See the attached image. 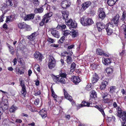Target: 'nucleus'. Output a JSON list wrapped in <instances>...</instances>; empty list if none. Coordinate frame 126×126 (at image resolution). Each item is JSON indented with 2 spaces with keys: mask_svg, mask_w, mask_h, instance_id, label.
<instances>
[{
  "mask_svg": "<svg viewBox=\"0 0 126 126\" xmlns=\"http://www.w3.org/2000/svg\"><path fill=\"white\" fill-rule=\"evenodd\" d=\"M80 21L82 24L84 26L90 25L94 23L92 20L90 18H87L85 20L83 17H82L80 19Z\"/></svg>",
  "mask_w": 126,
  "mask_h": 126,
  "instance_id": "obj_1",
  "label": "nucleus"
},
{
  "mask_svg": "<svg viewBox=\"0 0 126 126\" xmlns=\"http://www.w3.org/2000/svg\"><path fill=\"white\" fill-rule=\"evenodd\" d=\"M117 110L118 113L117 115L120 118V120L121 119L122 121L126 120V113L124 111L123 112L119 107H118Z\"/></svg>",
  "mask_w": 126,
  "mask_h": 126,
  "instance_id": "obj_2",
  "label": "nucleus"
},
{
  "mask_svg": "<svg viewBox=\"0 0 126 126\" xmlns=\"http://www.w3.org/2000/svg\"><path fill=\"white\" fill-rule=\"evenodd\" d=\"M120 16L118 14H117L111 21L116 26L119 27L120 26L121 22L119 21Z\"/></svg>",
  "mask_w": 126,
  "mask_h": 126,
  "instance_id": "obj_3",
  "label": "nucleus"
},
{
  "mask_svg": "<svg viewBox=\"0 0 126 126\" xmlns=\"http://www.w3.org/2000/svg\"><path fill=\"white\" fill-rule=\"evenodd\" d=\"M49 68L50 69L54 68L55 65V61L52 57H50L48 64Z\"/></svg>",
  "mask_w": 126,
  "mask_h": 126,
  "instance_id": "obj_4",
  "label": "nucleus"
},
{
  "mask_svg": "<svg viewBox=\"0 0 126 126\" xmlns=\"http://www.w3.org/2000/svg\"><path fill=\"white\" fill-rule=\"evenodd\" d=\"M66 25L68 26L70 28H75L77 27V24L75 22H73L72 19H69L66 21Z\"/></svg>",
  "mask_w": 126,
  "mask_h": 126,
  "instance_id": "obj_5",
  "label": "nucleus"
},
{
  "mask_svg": "<svg viewBox=\"0 0 126 126\" xmlns=\"http://www.w3.org/2000/svg\"><path fill=\"white\" fill-rule=\"evenodd\" d=\"M98 12L99 13V17L102 20H103L106 16L105 13L103 11V8H100L99 9Z\"/></svg>",
  "mask_w": 126,
  "mask_h": 126,
  "instance_id": "obj_6",
  "label": "nucleus"
},
{
  "mask_svg": "<svg viewBox=\"0 0 126 126\" xmlns=\"http://www.w3.org/2000/svg\"><path fill=\"white\" fill-rule=\"evenodd\" d=\"M96 26L99 32L101 31L102 29H103L105 28V24L101 22L96 23Z\"/></svg>",
  "mask_w": 126,
  "mask_h": 126,
  "instance_id": "obj_7",
  "label": "nucleus"
},
{
  "mask_svg": "<svg viewBox=\"0 0 126 126\" xmlns=\"http://www.w3.org/2000/svg\"><path fill=\"white\" fill-rule=\"evenodd\" d=\"M70 5V2L66 0H65L62 1L61 5L63 8L65 9L67 7H69Z\"/></svg>",
  "mask_w": 126,
  "mask_h": 126,
  "instance_id": "obj_8",
  "label": "nucleus"
},
{
  "mask_svg": "<svg viewBox=\"0 0 126 126\" xmlns=\"http://www.w3.org/2000/svg\"><path fill=\"white\" fill-rule=\"evenodd\" d=\"M91 4L90 1L84 2L82 4V8L85 10L91 5Z\"/></svg>",
  "mask_w": 126,
  "mask_h": 126,
  "instance_id": "obj_9",
  "label": "nucleus"
},
{
  "mask_svg": "<svg viewBox=\"0 0 126 126\" xmlns=\"http://www.w3.org/2000/svg\"><path fill=\"white\" fill-rule=\"evenodd\" d=\"M35 58L37 60L41 61L42 59L43 56L42 54L38 52H36L34 54Z\"/></svg>",
  "mask_w": 126,
  "mask_h": 126,
  "instance_id": "obj_10",
  "label": "nucleus"
},
{
  "mask_svg": "<svg viewBox=\"0 0 126 126\" xmlns=\"http://www.w3.org/2000/svg\"><path fill=\"white\" fill-rule=\"evenodd\" d=\"M51 32L52 35L55 37L58 38L60 37V34L57 31L52 29L51 30Z\"/></svg>",
  "mask_w": 126,
  "mask_h": 126,
  "instance_id": "obj_11",
  "label": "nucleus"
},
{
  "mask_svg": "<svg viewBox=\"0 0 126 126\" xmlns=\"http://www.w3.org/2000/svg\"><path fill=\"white\" fill-rule=\"evenodd\" d=\"M62 13L63 18L65 20V21L66 22V21H67V20H69L68 18V16L69 15L68 12L67 11H62Z\"/></svg>",
  "mask_w": 126,
  "mask_h": 126,
  "instance_id": "obj_12",
  "label": "nucleus"
},
{
  "mask_svg": "<svg viewBox=\"0 0 126 126\" xmlns=\"http://www.w3.org/2000/svg\"><path fill=\"white\" fill-rule=\"evenodd\" d=\"M72 80L75 84H78L80 81V79L79 77L77 76H74L72 79Z\"/></svg>",
  "mask_w": 126,
  "mask_h": 126,
  "instance_id": "obj_13",
  "label": "nucleus"
},
{
  "mask_svg": "<svg viewBox=\"0 0 126 126\" xmlns=\"http://www.w3.org/2000/svg\"><path fill=\"white\" fill-rule=\"evenodd\" d=\"M110 26L111 27V23H109V24L108 26L107 27L106 29L107 33L108 35H110L111 34L113 33V30L111 28H110Z\"/></svg>",
  "mask_w": 126,
  "mask_h": 126,
  "instance_id": "obj_14",
  "label": "nucleus"
},
{
  "mask_svg": "<svg viewBox=\"0 0 126 126\" xmlns=\"http://www.w3.org/2000/svg\"><path fill=\"white\" fill-rule=\"evenodd\" d=\"M34 14H29L26 15V17L24 18V19L25 20H29L31 19H33L34 18Z\"/></svg>",
  "mask_w": 126,
  "mask_h": 126,
  "instance_id": "obj_15",
  "label": "nucleus"
},
{
  "mask_svg": "<svg viewBox=\"0 0 126 126\" xmlns=\"http://www.w3.org/2000/svg\"><path fill=\"white\" fill-rule=\"evenodd\" d=\"M28 25L24 23H19L18 24V26L19 28L23 29L28 27Z\"/></svg>",
  "mask_w": 126,
  "mask_h": 126,
  "instance_id": "obj_16",
  "label": "nucleus"
},
{
  "mask_svg": "<svg viewBox=\"0 0 126 126\" xmlns=\"http://www.w3.org/2000/svg\"><path fill=\"white\" fill-rule=\"evenodd\" d=\"M64 90V95L65 97L68 100L70 101H72L73 99L72 98V97L68 94L66 91L65 90Z\"/></svg>",
  "mask_w": 126,
  "mask_h": 126,
  "instance_id": "obj_17",
  "label": "nucleus"
},
{
  "mask_svg": "<svg viewBox=\"0 0 126 126\" xmlns=\"http://www.w3.org/2000/svg\"><path fill=\"white\" fill-rule=\"evenodd\" d=\"M92 104L90 103H89L85 101H83L82 103L81 104V105L82 107H85L87 106L88 107H92V106L90 105H91Z\"/></svg>",
  "mask_w": 126,
  "mask_h": 126,
  "instance_id": "obj_18",
  "label": "nucleus"
},
{
  "mask_svg": "<svg viewBox=\"0 0 126 126\" xmlns=\"http://www.w3.org/2000/svg\"><path fill=\"white\" fill-rule=\"evenodd\" d=\"M118 0H108L107 2L109 5L112 6L114 5Z\"/></svg>",
  "mask_w": 126,
  "mask_h": 126,
  "instance_id": "obj_19",
  "label": "nucleus"
},
{
  "mask_svg": "<svg viewBox=\"0 0 126 126\" xmlns=\"http://www.w3.org/2000/svg\"><path fill=\"white\" fill-rule=\"evenodd\" d=\"M71 54H69V55L67 56L66 61L67 63L68 64H70L72 62V59L71 56Z\"/></svg>",
  "mask_w": 126,
  "mask_h": 126,
  "instance_id": "obj_20",
  "label": "nucleus"
},
{
  "mask_svg": "<svg viewBox=\"0 0 126 126\" xmlns=\"http://www.w3.org/2000/svg\"><path fill=\"white\" fill-rule=\"evenodd\" d=\"M70 35L72 36V37L74 38L78 35V32L76 31H75L73 30L71 32Z\"/></svg>",
  "mask_w": 126,
  "mask_h": 126,
  "instance_id": "obj_21",
  "label": "nucleus"
},
{
  "mask_svg": "<svg viewBox=\"0 0 126 126\" xmlns=\"http://www.w3.org/2000/svg\"><path fill=\"white\" fill-rule=\"evenodd\" d=\"M99 79L98 75L95 74L94 76L92 79V82L94 83L97 81Z\"/></svg>",
  "mask_w": 126,
  "mask_h": 126,
  "instance_id": "obj_22",
  "label": "nucleus"
},
{
  "mask_svg": "<svg viewBox=\"0 0 126 126\" xmlns=\"http://www.w3.org/2000/svg\"><path fill=\"white\" fill-rule=\"evenodd\" d=\"M107 84L108 82L106 81H104L102 82L100 88L102 90L104 89Z\"/></svg>",
  "mask_w": 126,
  "mask_h": 126,
  "instance_id": "obj_23",
  "label": "nucleus"
},
{
  "mask_svg": "<svg viewBox=\"0 0 126 126\" xmlns=\"http://www.w3.org/2000/svg\"><path fill=\"white\" fill-rule=\"evenodd\" d=\"M103 63L105 65H108L111 63L110 59L108 58L107 59H104L103 61Z\"/></svg>",
  "mask_w": 126,
  "mask_h": 126,
  "instance_id": "obj_24",
  "label": "nucleus"
},
{
  "mask_svg": "<svg viewBox=\"0 0 126 126\" xmlns=\"http://www.w3.org/2000/svg\"><path fill=\"white\" fill-rule=\"evenodd\" d=\"M21 90V91L22 95L24 97L25 96L26 94V87L22 88Z\"/></svg>",
  "mask_w": 126,
  "mask_h": 126,
  "instance_id": "obj_25",
  "label": "nucleus"
},
{
  "mask_svg": "<svg viewBox=\"0 0 126 126\" xmlns=\"http://www.w3.org/2000/svg\"><path fill=\"white\" fill-rule=\"evenodd\" d=\"M91 93L90 96L91 97L95 98L97 97V94L95 91L93 90L92 91Z\"/></svg>",
  "mask_w": 126,
  "mask_h": 126,
  "instance_id": "obj_26",
  "label": "nucleus"
},
{
  "mask_svg": "<svg viewBox=\"0 0 126 126\" xmlns=\"http://www.w3.org/2000/svg\"><path fill=\"white\" fill-rule=\"evenodd\" d=\"M52 15V13L50 12L46 14L44 16V18L46 19H48L51 17Z\"/></svg>",
  "mask_w": 126,
  "mask_h": 126,
  "instance_id": "obj_27",
  "label": "nucleus"
},
{
  "mask_svg": "<svg viewBox=\"0 0 126 126\" xmlns=\"http://www.w3.org/2000/svg\"><path fill=\"white\" fill-rule=\"evenodd\" d=\"M7 7V6L6 5L4 4V6H2L1 8L2 13H4L3 14H5L8 11V10L7 9H6V7Z\"/></svg>",
  "mask_w": 126,
  "mask_h": 126,
  "instance_id": "obj_28",
  "label": "nucleus"
},
{
  "mask_svg": "<svg viewBox=\"0 0 126 126\" xmlns=\"http://www.w3.org/2000/svg\"><path fill=\"white\" fill-rule=\"evenodd\" d=\"M17 109V107L13 105L10 108V111L11 112H13Z\"/></svg>",
  "mask_w": 126,
  "mask_h": 126,
  "instance_id": "obj_29",
  "label": "nucleus"
},
{
  "mask_svg": "<svg viewBox=\"0 0 126 126\" xmlns=\"http://www.w3.org/2000/svg\"><path fill=\"white\" fill-rule=\"evenodd\" d=\"M13 0H6V5L7 6H11L13 5V3L12 2Z\"/></svg>",
  "mask_w": 126,
  "mask_h": 126,
  "instance_id": "obj_30",
  "label": "nucleus"
},
{
  "mask_svg": "<svg viewBox=\"0 0 126 126\" xmlns=\"http://www.w3.org/2000/svg\"><path fill=\"white\" fill-rule=\"evenodd\" d=\"M8 47L9 48V51L11 54L13 55L14 53V50L13 48L9 45H8Z\"/></svg>",
  "mask_w": 126,
  "mask_h": 126,
  "instance_id": "obj_31",
  "label": "nucleus"
},
{
  "mask_svg": "<svg viewBox=\"0 0 126 126\" xmlns=\"http://www.w3.org/2000/svg\"><path fill=\"white\" fill-rule=\"evenodd\" d=\"M106 71L108 74L111 73L113 72V70L111 68L108 67L106 69Z\"/></svg>",
  "mask_w": 126,
  "mask_h": 126,
  "instance_id": "obj_32",
  "label": "nucleus"
},
{
  "mask_svg": "<svg viewBox=\"0 0 126 126\" xmlns=\"http://www.w3.org/2000/svg\"><path fill=\"white\" fill-rule=\"evenodd\" d=\"M96 53L97 54L100 55H102L103 53V50L100 49H97L96 50Z\"/></svg>",
  "mask_w": 126,
  "mask_h": 126,
  "instance_id": "obj_33",
  "label": "nucleus"
},
{
  "mask_svg": "<svg viewBox=\"0 0 126 126\" xmlns=\"http://www.w3.org/2000/svg\"><path fill=\"white\" fill-rule=\"evenodd\" d=\"M53 78L54 82H56V83L59 82V77H57L56 76H54Z\"/></svg>",
  "mask_w": 126,
  "mask_h": 126,
  "instance_id": "obj_34",
  "label": "nucleus"
},
{
  "mask_svg": "<svg viewBox=\"0 0 126 126\" xmlns=\"http://www.w3.org/2000/svg\"><path fill=\"white\" fill-rule=\"evenodd\" d=\"M43 9L41 8H36V9L34 11L35 13H42L43 12Z\"/></svg>",
  "mask_w": 126,
  "mask_h": 126,
  "instance_id": "obj_35",
  "label": "nucleus"
},
{
  "mask_svg": "<svg viewBox=\"0 0 126 126\" xmlns=\"http://www.w3.org/2000/svg\"><path fill=\"white\" fill-rule=\"evenodd\" d=\"M126 13L125 12H124L123 13L122 15L121 20L123 21H125L126 20Z\"/></svg>",
  "mask_w": 126,
  "mask_h": 126,
  "instance_id": "obj_36",
  "label": "nucleus"
},
{
  "mask_svg": "<svg viewBox=\"0 0 126 126\" xmlns=\"http://www.w3.org/2000/svg\"><path fill=\"white\" fill-rule=\"evenodd\" d=\"M13 19V17L11 16H9L6 18V23H8V22L12 21Z\"/></svg>",
  "mask_w": 126,
  "mask_h": 126,
  "instance_id": "obj_37",
  "label": "nucleus"
},
{
  "mask_svg": "<svg viewBox=\"0 0 126 126\" xmlns=\"http://www.w3.org/2000/svg\"><path fill=\"white\" fill-rule=\"evenodd\" d=\"M59 82L65 84V81L64 78H62L61 77H59Z\"/></svg>",
  "mask_w": 126,
  "mask_h": 126,
  "instance_id": "obj_38",
  "label": "nucleus"
},
{
  "mask_svg": "<svg viewBox=\"0 0 126 126\" xmlns=\"http://www.w3.org/2000/svg\"><path fill=\"white\" fill-rule=\"evenodd\" d=\"M71 32L68 30H66L63 32V34L65 36H66L69 34L71 33Z\"/></svg>",
  "mask_w": 126,
  "mask_h": 126,
  "instance_id": "obj_39",
  "label": "nucleus"
},
{
  "mask_svg": "<svg viewBox=\"0 0 126 126\" xmlns=\"http://www.w3.org/2000/svg\"><path fill=\"white\" fill-rule=\"evenodd\" d=\"M19 82L20 85L22 87V88L26 87L24 85V82H23V80L20 79Z\"/></svg>",
  "mask_w": 126,
  "mask_h": 126,
  "instance_id": "obj_40",
  "label": "nucleus"
},
{
  "mask_svg": "<svg viewBox=\"0 0 126 126\" xmlns=\"http://www.w3.org/2000/svg\"><path fill=\"white\" fill-rule=\"evenodd\" d=\"M76 64L74 63H73L71 64V70H74L76 67Z\"/></svg>",
  "mask_w": 126,
  "mask_h": 126,
  "instance_id": "obj_41",
  "label": "nucleus"
},
{
  "mask_svg": "<svg viewBox=\"0 0 126 126\" xmlns=\"http://www.w3.org/2000/svg\"><path fill=\"white\" fill-rule=\"evenodd\" d=\"M86 89L87 90H90L92 89L91 84L90 83L88 84L86 86Z\"/></svg>",
  "mask_w": 126,
  "mask_h": 126,
  "instance_id": "obj_42",
  "label": "nucleus"
},
{
  "mask_svg": "<svg viewBox=\"0 0 126 126\" xmlns=\"http://www.w3.org/2000/svg\"><path fill=\"white\" fill-rule=\"evenodd\" d=\"M120 121L122 123V126H126V120H123L122 121L121 119Z\"/></svg>",
  "mask_w": 126,
  "mask_h": 126,
  "instance_id": "obj_43",
  "label": "nucleus"
},
{
  "mask_svg": "<svg viewBox=\"0 0 126 126\" xmlns=\"http://www.w3.org/2000/svg\"><path fill=\"white\" fill-rule=\"evenodd\" d=\"M98 110L101 112L103 115H105V113L103 109L100 106L99 108H98Z\"/></svg>",
  "mask_w": 126,
  "mask_h": 126,
  "instance_id": "obj_44",
  "label": "nucleus"
},
{
  "mask_svg": "<svg viewBox=\"0 0 126 126\" xmlns=\"http://www.w3.org/2000/svg\"><path fill=\"white\" fill-rule=\"evenodd\" d=\"M121 29L124 31V32L126 31V26L125 24H123L121 27Z\"/></svg>",
  "mask_w": 126,
  "mask_h": 126,
  "instance_id": "obj_45",
  "label": "nucleus"
},
{
  "mask_svg": "<svg viewBox=\"0 0 126 126\" xmlns=\"http://www.w3.org/2000/svg\"><path fill=\"white\" fill-rule=\"evenodd\" d=\"M60 76L59 77H61L62 78H66V77L67 75L65 73H61L59 74Z\"/></svg>",
  "mask_w": 126,
  "mask_h": 126,
  "instance_id": "obj_46",
  "label": "nucleus"
},
{
  "mask_svg": "<svg viewBox=\"0 0 126 126\" xmlns=\"http://www.w3.org/2000/svg\"><path fill=\"white\" fill-rule=\"evenodd\" d=\"M64 36H63L61 37V38L60 39L59 41V43H63V40H64Z\"/></svg>",
  "mask_w": 126,
  "mask_h": 126,
  "instance_id": "obj_47",
  "label": "nucleus"
},
{
  "mask_svg": "<svg viewBox=\"0 0 126 126\" xmlns=\"http://www.w3.org/2000/svg\"><path fill=\"white\" fill-rule=\"evenodd\" d=\"M45 19L44 18H43L39 24L40 26H42L43 25Z\"/></svg>",
  "mask_w": 126,
  "mask_h": 126,
  "instance_id": "obj_48",
  "label": "nucleus"
},
{
  "mask_svg": "<svg viewBox=\"0 0 126 126\" xmlns=\"http://www.w3.org/2000/svg\"><path fill=\"white\" fill-rule=\"evenodd\" d=\"M69 54L68 53V52H64L62 53L61 54V55L62 56H67L68 55H69Z\"/></svg>",
  "mask_w": 126,
  "mask_h": 126,
  "instance_id": "obj_49",
  "label": "nucleus"
},
{
  "mask_svg": "<svg viewBox=\"0 0 126 126\" xmlns=\"http://www.w3.org/2000/svg\"><path fill=\"white\" fill-rule=\"evenodd\" d=\"M39 102V99H36L34 102V104L35 105H37L38 104Z\"/></svg>",
  "mask_w": 126,
  "mask_h": 126,
  "instance_id": "obj_50",
  "label": "nucleus"
},
{
  "mask_svg": "<svg viewBox=\"0 0 126 126\" xmlns=\"http://www.w3.org/2000/svg\"><path fill=\"white\" fill-rule=\"evenodd\" d=\"M108 94L106 92H105L102 93V98L104 99L108 95Z\"/></svg>",
  "mask_w": 126,
  "mask_h": 126,
  "instance_id": "obj_51",
  "label": "nucleus"
},
{
  "mask_svg": "<svg viewBox=\"0 0 126 126\" xmlns=\"http://www.w3.org/2000/svg\"><path fill=\"white\" fill-rule=\"evenodd\" d=\"M33 2L35 5H37L39 4L38 0H33Z\"/></svg>",
  "mask_w": 126,
  "mask_h": 126,
  "instance_id": "obj_52",
  "label": "nucleus"
},
{
  "mask_svg": "<svg viewBox=\"0 0 126 126\" xmlns=\"http://www.w3.org/2000/svg\"><path fill=\"white\" fill-rule=\"evenodd\" d=\"M18 72L20 74H23L24 73V72L22 70L21 68H19L18 70Z\"/></svg>",
  "mask_w": 126,
  "mask_h": 126,
  "instance_id": "obj_53",
  "label": "nucleus"
},
{
  "mask_svg": "<svg viewBox=\"0 0 126 126\" xmlns=\"http://www.w3.org/2000/svg\"><path fill=\"white\" fill-rule=\"evenodd\" d=\"M28 38L31 41H32L34 39V38L31 35L28 37Z\"/></svg>",
  "mask_w": 126,
  "mask_h": 126,
  "instance_id": "obj_54",
  "label": "nucleus"
},
{
  "mask_svg": "<svg viewBox=\"0 0 126 126\" xmlns=\"http://www.w3.org/2000/svg\"><path fill=\"white\" fill-rule=\"evenodd\" d=\"M13 62L14 63V65H15L17 63V59L16 58H15L14 60L13 61Z\"/></svg>",
  "mask_w": 126,
  "mask_h": 126,
  "instance_id": "obj_55",
  "label": "nucleus"
},
{
  "mask_svg": "<svg viewBox=\"0 0 126 126\" xmlns=\"http://www.w3.org/2000/svg\"><path fill=\"white\" fill-rule=\"evenodd\" d=\"M46 112L45 110H41L39 112L40 114V115H41L42 114H43L44 113V112Z\"/></svg>",
  "mask_w": 126,
  "mask_h": 126,
  "instance_id": "obj_56",
  "label": "nucleus"
},
{
  "mask_svg": "<svg viewBox=\"0 0 126 126\" xmlns=\"http://www.w3.org/2000/svg\"><path fill=\"white\" fill-rule=\"evenodd\" d=\"M48 42L51 43H52L54 42L53 39L52 38H49L47 39Z\"/></svg>",
  "mask_w": 126,
  "mask_h": 126,
  "instance_id": "obj_57",
  "label": "nucleus"
},
{
  "mask_svg": "<svg viewBox=\"0 0 126 126\" xmlns=\"http://www.w3.org/2000/svg\"><path fill=\"white\" fill-rule=\"evenodd\" d=\"M47 113L46 112H45L44 114L41 115L42 118H44L47 116Z\"/></svg>",
  "mask_w": 126,
  "mask_h": 126,
  "instance_id": "obj_58",
  "label": "nucleus"
},
{
  "mask_svg": "<svg viewBox=\"0 0 126 126\" xmlns=\"http://www.w3.org/2000/svg\"><path fill=\"white\" fill-rule=\"evenodd\" d=\"M20 15L21 16L24 18L26 17V16L25 13L24 12H23Z\"/></svg>",
  "mask_w": 126,
  "mask_h": 126,
  "instance_id": "obj_59",
  "label": "nucleus"
},
{
  "mask_svg": "<svg viewBox=\"0 0 126 126\" xmlns=\"http://www.w3.org/2000/svg\"><path fill=\"white\" fill-rule=\"evenodd\" d=\"M125 53V50H123L121 53L120 52V54L121 56H123Z\"/></svg>",
  "mask_w": 126,
  "mask_h": 126,
  "instance_id": "obj_60",
  "label": "nucleus"
},
{
  "mask_svg": "<svg viewBox=\"0 0 126 126\" xmlns=\"http://www.w3.org/2000/svg\"><path fill=\"white\" fill-rule=\"evenodd\" d=\"M20 63L22 67H24L25 66V64L24 62L20 61Z\"/></svg>",
  "mask_w": 126,
  "mask_h": 126,
  "instance_id": "obj_61",
  "label": "nucleus"
},
{
  "mask_svg": "<svg viewBox=\"0 0 126 126\" xmlns=\"http://www.w3.org/2000/svg\"><path fill=\"white\" fill-rule=\"evenodd\" d=\"M4 14H3L2 15V16L1 17H0V22H2L3 21V18H4Z\"/></svg>",
  "mask_w": 126,
  "mask_h": 126,
  "instance_id": "obj_62",
  "label": "nucleus"
},
{
  "mask_svg": "<svg viewBox=\"0 0 126 126\" xmlns=\"http://www.w3.org/2000/svg\"><path fill=\"white\" fill-rule=\"evenodd\" d=\"M59 44H53L51 45V46L52 47H58L59 46Z\"/></svg>",
  "mask_w": 126,
  "mask_h": 126,
  "instance_id": "obj_63",
  "label": "nucleus"
},
{
  "mask_svg": "<svg viewBox=\"0 0 126 126\" xmlns=\"http://www.w3.org/2000/svg\"><path fill=\"white\" fill-rule=\"evenodd\" d=\"M74 46V45H70L68 47V49H71L73 48Z\"/></svg>",
  "mask_w": 126,
  "mask_h": 126,
  "instance_id": "obj_64",
  "label": "nucleus"
}]
</instances>
